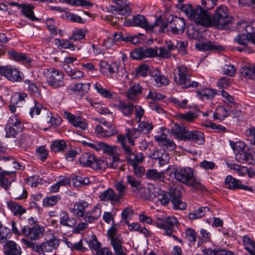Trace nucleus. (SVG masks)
<instances>
[{"mask_svg": "<svg viewBox=\"0 0 255 255\" xmlns=\"http://www.w3.org/2000/svg\"><path fill=\"white\" fill-rule=\"evenodd\" d=\"M224 187L230 189L235 190L237 189H243L244 190L253 192L254 189L252 187L242 184L241 182L231 175H228L224 181Z\"/></svg>", "mask_w": 255, "mask_h": 255, "instance_id": "dca6fc26", "label": "nucleus"}, {"mask_svg": "<svg viewBox=\"0 0 255 255\" xmlns=\"http://www.w3.org/2000/svg\"><path fill=\"white\" fill-rule=\"evenodd\" d=\"M89 204L87 202L82 201L76 203L74 207V213L79 218H82L84 219L86 215L85 209L88 208Z\"/></svg>", "mask_w": 255, "mask_h": 255, "instance_id": "c9c22d12", "label": "nucleus"}, {"mask_svg": "<svg viewBox=\"0 0 255 255\" xmlns=\"http://www.w3.org/2000/svg\"><path fill=\"white\" fill-rule=\"evenodd\" d=\"M128 156V162L131 166H135L143 162L144 156L142 152L134 153L130 147H126L125 152Z\"/></svg>", "mask_w": 255, "mask_h": 255, "instance_id": "b1692460", "label": "nucleus"}, {"mask_svg": "<svg viewBox=\"0 0 255 255\" xmlns=\"http://www.w3.org/2000/svg\"><path fill=\"white\" fill-rule=\"evenodd\" d=\"M196 47L199 50L203 51L211 50L214 51H221L224 49L223 46L217 44L215 42L209 40H205L203 42H199L196 44Z\"/></svg>", "mask_w": 255, "mask_h": 255, "instance_id": "a878e982", "label": "nucleus"}, {"mask_svg": "<svg viewBox=\"0 0 255 255\" xmlns=\"http://www.w3.org/2000/svg\"><path fill=\"white\" fill-rule=\"evenodd\" d=\"M141 91L142 87L138 83H134L126 92V96L128 100L135 101Z\"/></svg>", "mask_w": 255, "mask_h": 255, "instance_id": "f704fd0d", "label": "nucleus"}, {"mask_svg": "<svg viewBox=\"0 0 255 255\" xmlns=\"http://www.w3.org/2000/svg\"><path fill=\"white\" fill-rule=\"evenodd\" d=\"M64 118L73 126L78 128L82 130L86 129L87 128V123L84 119L68 112H65L64 114Z\"/></svg>", "mask_w": 255, "mask_h": 255, "instance_id": "aec40b11", "label": "nucleus"}, {"mask_svg": "<svg viewBox=\"0 0 255 255\" xmlns=\"http://www.w3.org/2000/svg\"><path fill=\"white\" fill-rule=\"evenodd\" d=\"M46 82L53 89H59L65 86L64 74L54 68L47 69L44 71Z\"/></svg>", "mask_w": 255, "mask_h": 255, "instance_id": "6e6552de", "label": "nucleus"}, {"mask_svg": "<svg viewBox=\"0 0 255 255\" xmlns=\"http://www.w3.org/2000/svg\"><path fill=\"white\" fill-rule=\"evenodd\" d=\"M157 55V47L142 48L134 49L130 52L131 57L136 60L153 57Z\"/></svg>", "mask_w": 255, "mask_h": 255, "instance_id": "f8f14e48", "label": "nucleus"}, {"mask_svg": "<svg viewBox=\"0 0 255 255\" xmlns=\"http://www.w3.org/2000/svg\"><path fill=\"white\" fill-rule=\"evenodd\" d=\"M147 178L151 180L162 181L164 179L163 172H158L156 169H149L146 173Z\"/></svg>", "mask_w": 255, "mask_h": 255, "instance_id": "79ce46f5", "label": "nucleus"}, {"mask_svg": "<svg viewBox=\"0 0 255 255\" xmlns=\"http://www.w3.org/2000/svg\"><path fill=\"white\" fill-rule=\"evenodd\" d=\"M59 223L61 225L68 227H73L76 225L75 219L70 218L68 213L65 211L60 214Z\"/></svg>", "mask_w": 255, "mask_h": 255, "instance_id": "4c0bfd02", "label": "nucleus"}, {"mask_svg": "<svg viewBox=\"0 0 255 255\" xmlns=\"http://www.w3.org/2000/svg\"><path fill=\"white\" fill-rule=\"evenodd\" d=\"M33 103L34 106L31 107L29 112L30 116L32 118L34 115H39L42 109V105L35 100L33 99Z\"/></svg>", "mask_w": 255, "mask_h": 255, "instance_id": "0e129e2a", "label": "nucleus"}, {"mask_svg": "<svg viewBox=\"0 0 255 255\" xmlns=\"http://www.w3.org/2000/svg\"><path fill=\"white\" fill-rule=\"evenodd\" d=\"M60 199L59 196H51L45 198L43 200V204L45 207L53 206L56 205Z\"/></svg>", "mask_w": 255, "mask_h": 255, "instance_id": "6e6d98bb", "label": "nucleus"}, {"mask_svg": "<svg viewBox=\"0 0 255 255\" xmlns=\"http://www.w3.org/2000/svg\"><path fill=\"white\" fill-rule=\"evenodd\" d=\"M61 2H66L71 5L81 6L82 7H89L93 6V4L86 0H59Z\"/></svg>", "mask_w": 255, "mask_h": 255, "instance_id": "8fccbe9b", "label": "nucleus"}, {"mask_svg": "<svg viewBox=\"0 0 255 255\" xmlns=\"http://www.w3.org/2000/svg\"><path fill=\"white\" fill-rule=\"evenodd\" d=\"M240 73L245 78L255 79V64H249L241 68Z\"/></svg>", "mask_w": 255, "mask_h": 255, "instance_id": "58836bf2", "label": "nucleus"}, {"mask_svg": "<svg viewBox=\"0 0 255 255\" xmlns=\"http://www.w3.org/2000/svg\"><path fill=\"white\" fill-rule=\"evenodd\" d=\"M230 144L236 155L239 153H241V151H244L247 149L246 144L243 142L239 141L235 143L231 142Z\"/></svg>", "mask_w": 255, "mask_h": 255, "instance_id": "13d9d810", "label": "nucleus"}, {"mask_svg": "<svg viewBox=\"0 0 255 255\" xmlns=\"http://www.w3.org/2000/svg\"><path fill=\"white\" fill-rule=\"evenodd\" d=\"M59 240L53 238L38 245L37 253L39 255H50L59 245Z\"/></svg>", "mask_w": 255, "mask_h": 255, "instance_id": "ddd939ff", "label": "nucleus"}, {"mask_svg": "<svg viewBox=\"0 0 255 255\" xmlns=\"http://www.w3.org/2000/svg\"><path fill=\"white\" fill-rule=\"evenodd\" d=\"M127 182L132 188H135V190H141L142 184H141L139 180L136 179L134 177L128 175L127 177Z\"/></svg>", "mask_w": 255, "mask_h": 255, "instance_id": "052dcab7", "label": "nucleus"}, {"mask_svg": "<svg viewBox=\"0 0 255 255\" xmlns=\"http://www.w3.org/2000/svg\"><path fill=\"white\" fill-rule=\"evenodd\" d=\"M134 105L130 103L120 102L117 105L118 109L122 113L124 116L130 117L132 115Z\"/></svg>", "mask_w": 255, "mask_h": 255, "instance_id": "72a5a7b5", "label": "nucleus"}, {"mask_svg": "<svg viewBox=\"0 0 255 255\" xmlns=\"http://www.w3.org/2000/svg\"><path fill=\"white\" fill-rule=\"evenodd\" d=\"M108 239L113 248L115 255H127L124 252L125 248L123 246V238L121 235L118 233L117 228L113 225L107 232Z\"/></svg>", "mask_w": 255, "mask_h": 255, "instance_id": "1a4fd4ad", "label": "nucleus"}, {"mask_svg": "<svg viewBox=\"0 0 255 255\" xmlns=\"http://www.w3.org/2000/svg\"><path fill=\"white\" fill-rule=\"evenodd\" d=\"M116 66V63L110 64L105 61H100L99 63L100 72L103 75L111 78H114Z\"/></svg>", "mask_w": 255, "mask_h": 255, "instance_id": "cd10ccee", "label": "nucleus"}, {"mask_svg": "<svg viewBox=\"0 0 255 255\" xmlns=\"http://www.w3.org/2000/svg\"><path fill=\"white\" fill-rule=\"evenodd\" d=\"M169 22L171 24V31L173 33L181 34L184 32L186 25L184 18L172 16Z\"/></svg>", "mask_w": 255, "mask_h": 255, "instance_id": "4be33fe9", "label": "nucleus"}, {"mask_svg": "<svg viewBox=\"0 0 255 255\" xmlns=\"http://www.w3.org/2000/svg\"><path fill=\"white\" fill-rule=\"evenodd\" d=\"M153 81V85L158 87L167 85L169 83L167 77L162 74L156 77Z\"/></svg>", "mask_w": 255, "mask_h": 255, "instance_id": "4d7b16f0", "label": "nucleus"}, {"mask_svg": "<svg viewBox=\"0 0 255 255\" xmlns=\"http://www.w3.org/2000/svg\"><path fill=\"white\" fill-rule=\"evenodd\" d=\"M175 178L185 185L192 187L195 190H202L203 185L194 176L193 170L189 167L177 168L174 169Z\"/></svg>", "mask_w": 255, "mask_h": 255, "instance_id": "7ed1b4c3", "label": "nucleus"}, {"mask_svg": "<svg viewBox=\"0 0 255 255\" xmlns=\"http://www.w3.org/2000/svg\"><path fill=\"white\" fill-rule=\"evenodd\" d=\"M156 141L159 142L160 145L163 146L164 148L170 150H173L175 148V144L173 141L168 139L165 134H161V135H156L154 137Z\"/></svg>", "mask_w": 255, "mask_h": 255, "instance_id": "473e14b6", "label": "nucleus"}, {"mask_svg": "<svg viewBox=\"0 0 255 255\" xmlns=\"http://www.w3.org/2000/svg\"><path fill=\"white\" fill-rule=\"evenodd\" d=\"M139 192V197L140 198L144 200H151L153 199V197L151 194H150V190L148 188H145L142 186V189L141 190H138Z\"/></svg>", "mask_w": 255, "mask_h": 255, "instance_id": "69168bd1", "label": "nucleus"}, {"mask_svg": "<svg viewBox=\"0 0 255 255\" xmlns=\"http://www.w3.org/2000/svg\"><path fill=\"white\" fill-rule=\"evenodd\" d=\"M101 245V243L96 238L92 240L89 243L90 248L96 250L98 255H114L108 248H100Z\"/></svg>", "mask_w": 255, "mask_h": 255, "instance_id": "7c9ffc66", "label": "nucleus"}, {"mask_svg": "<svg viewBox=\"0 0 255 255\" xmlns=\"http://www.w3.org/2000/svg\"><path fill=\"white\" fill-rule=\"evenodd\" d=\"M184 137L183 141L193 142L198 144H202L205 142L204 133L198 130H189L188 129Z\"/></svg>", "mask_w": 255, "mask_h": 255, "instance_id": "412c9836", "label": "nucleus"}, {"mask_svg": "<svg viewBox=\"0 0 255 255\" xmlns=\"http://www.w3.org/2000/svg\"><path fill=\"white\" fill-rule=\"evenodd\" d=\"M89 89L90 83H79L76 84L73 87H72L71 90L75 92H77V93L81 96L85 93H87Z\"/></svg>", "mask_w": 255, "mask_h": 255, "instance_id": "de8ad7c7", "label": "nucleus"}, {"mask_svg": "<svg viewBox=\"0 0 255 255\" xmlns=\"http://www.w3.org/2000/svg\"><path fill=\"white\" fill-rule=\"evenodd\" d=\"M115 5L112 6V10L116 13L127 16L131 13V8L127 0H112Z\"/></svg>", "mask_w": 255, "mask_h": 255, "instance_id": "a211bd4d", "label": "nucleus"}, {"mask_svg": "<svg viewBox=\"0 0 255 255\" xmlns=\"http://www.w3.org/2000/svg\"><path fill=\"white\" fill-rule=\"evenodd\" d=\"M138 128L139 131L143 133H147L153 128L151 123L146 122H138Z\"/></svg>", "mask_w": 255, "mask_h": 255, "instance_id": "e2e57ef3", "label": "nucleus"}, {"mask_svg": "<svg viewBox=\"0 0 255 255\" xmlns=\"http://www.w3.org/2000/svg\"><path fill=\"white\" fill-rule=\"evenodd\" d=\"M236 159L238 161L245 164L255 163V152L250 149H247L236 155Z\"/></svg>", "mask_w": 255, "mask_h": 255, "instance_id": "6ab92c4d", "label": "nucleus"}, {"mask_svg": "<svg viewBox=\"0 0 255 255\" xmlns=\"http://www.w3.org/2000/svg\"><path fill=\"white\" fill-rule=\"evenodd\" d=\"M153 194L152 199L156 200L162 205H166L171 201L175 209L183 210L186 208V204L181 200V194L179 189L172 188L168 192L161 188H154Z\"/></svg>", "mask_w": 255, "mask_h": 255, "instance_id": "f03ea898", "label": "nucleus"}, {"mask_svg": "<svg viewBox=\"0 0 255 255\" xmlns=\"http://www.w3.org/2000/svg\"><path fill=\"white\" fill-rule=\"evenodd\" d=\"M174 80L183 89L197 88L199 83L191 79L189 69L185 66H178L174 71Z\"/></svg>", "mask_w": 255, "mask_h": 255, "instance_id": "20e7f679", "label": "nucleus"}, {"mask_svg": "<svg viewBox=\"0 0 255 255\" xmlns=\"http://www.w3.org/2000/svg\"><path fill=\"white\" fill-rule=\"evenodd\" d=\"M7 53L9 59L15 61L27 64H30L31 62V58L26 54L17 52L13 49L9 50Z\"/></svg>", "mask_w": 255, "mask_h": 255, "instance_id": "bb28decb", "label": "nucleus"}, {"mask_svg": "<svg viewBox=\"0 0 255 255\" xmlns=\"http://www.w3.org/2000/svg\"><path fill=\"white\" fill-rule=\"evenodd\" d=\"M218 93L216 90L211 88H204L201 91L197 90L196 91L197 96L200 99H206L207 100H212L215 96Z\"/></svg>", "mask_w": 255, "mask_h": 255, "instance_id": "e433bc0d", "label": "nucleus"}, {"mask_svg": "<svg viewBox=\"0 0 255 255\" xmlns=\"http://www.w3.org/2000/svg\"><path fill=\"white\" fill-rule=\"evenodd\" d=\"M94 88L103 97L106 98L112 97L113 94L110 91L104 89L99 83L97 82L95 84Z\"/></svg>", "mask_w": 255, "mask_h": 255, "instance_id": "864d4df0", "label": "nucleus"}, {"mask_svg": "<svg viewBox=\"0 0 255 255\" xmlns=\"http://www.w3.org/2000/svg\"><path fill=\"white\" fill-rule=\"evenodd\" d=\"M79 162L85 167H90L94 170H105L108 166V162L96 158L89 152L83 153L79 158Z\"/></svg>", "mask_w": 255, "mask_h": 255, "instance_id": "0eeeda50", "label": "nucleus"}, {"mask_svg": "<svg viewBox=\"0 0 255 255\" xmlns=\"http://www.w3.org/2000/svg\"><path fill=\"white\" fill-rule=\"evenodd\" d=\"M24 83L27 85V90L30 95L35 97L40 96V92L35 83L30 80H25Z\"/></svg>", "mask_w": 255, "mask_h": 255, "instance_id": "c03bdc74", "label": "nucleus"}, {"mask_svg": "<svg viewBox=\"0 0 255 255\" xmlns=\"http://www.w3.org/2000/svg\"><path fill=\"white\" fill-rule=\"evenodd\" d=\"M114 186L118 192V193H117V196L121 201V200L124 198V196L126 192L127 187L121 182L116 183Z\"/></svg>", "mask_w": 255, "mask_h": 255, "instance_id": "5fc2aeb1", "label": "nucleus"}, {"mask_svg": "<svg viewBox=\"0 0 255 255\" xmlns=\"http://www.w3.org/2000/svg\"><path fill=\"white\" fill-rule=\"evenodd\" d=\"M50 148L54 152L63 151L66 148V143L63 140H55L51 144Z\"/></svg>", "mask_w": 255, "mask_h": 255, "instance_id": "a18cd8bd", "label": "nucleus"}, {"mask_svg": "<svg viewBox=\"0 0 255 255\" xmlns=\"http://www.w3.org/2000/svg\"><path fill=\"white\" fill-rule=\"evenodd\" d=\"M188 45V42L186 41H176V48L179 53L182 55L184 56L187 54L186 47Z\"/></svg>", "mask_w": 255, "mask_h": 255, "instance_id": "338daca9", "label": "nucleus"}, {"mask_svg": "<svg viewBox=\"0 0 255 255\" xmlns=\"http://www.w3.org/2000/svg\"><path fill=\"white\" fill-rule=\"evenodd\" d=\"M117 79L121 81H125L128 79V74L125 68L122 65H118L116 67Z\"/></svg>", "mask_w": 255, "mask_h": 255, "instance_id": "49530a36", "label": "nucleus"}, {"mask_svg": "<svg viewBox=\"0 0 255 255\" xmlns=\"http://www.w3.org/2000/svg\"><path fill=\"white\" fill-rule=\"evenodd\" d=\"M190 16L193 19H196L195 22L199 24L207 27L217 26L220 29L231 23L234 20L232 17L228 15L227 7L223 5L217 8L213 16H211L210 15L208 16L206 13L200 15V17L197 16L196 18L193 15H191Z\"/></svg>", "mask_w": 255, "mask_h": 255, "instance_id": "f257e3e1", "label": "nucleus"}, {"mask_svg": "<svg viewBox=\"0 0 255 255\" xmlns=\"http://www.w3.org/2000/svg\"><path fill=\"white\" fill-rule=\"evenodd\" d=\"M243 242L245 249L251 255H255V242L248 236H245Z\"/></svg>", "mask_w": 255, "mask_h": 255, "instance_id": "a19ab883", "label": "nucleus"}, {"mask_svg": "<svg viewBox=\"0 0 255 255\" xmlns=\"http://www.w3.org/2000/svg\"><path fill=\"white\" fill-rule=\"evenodd\" d=\"M99 199L101 201H109L113 205L119 204L121 203L117 196V193L111 188H108L102 192L99 196Z\"/></svg>", "mask_w": 255, "mask_h": 255, "instance_id": "5701e85b", "label": "nucleus"}, {"mask_svg": "<svg viewBox=\"0 0 255 255\" xmlns=\"http://www.w3.org/2000/svg\"><path fill=\"white\" fill-rule=\"evenodd\" d=\"M34 6L28 4H23L21 7V12L26 17L30 19L32 21L38 20L33 12Z\"/></svg>", "mask_w": 255, "mask_h": 255, "instance_id": "ea45409f", "label": "nucleus"}, {"mask_svg": "<svg viewBox=\"0 0 255 255\" xmlns=\"http://www.w3.org/2000/svg\"><path fill=\"white\" fill-rule=\"evenodd\" d=\"M187 129L183 125L175 124L171 128V133L177 138L184 140Z\"/></svg>", "mask_w": 255, "mask_h": 255, "instance_id": "2f4dec72", "label": "nucleus"}, {"mask_svg": "<svg viewBox=\"0 0 255 255\" xmlns=\"http://www.w3.org/2000/svg\"><path fill=\"white\" fill-rule=\"evenodd\" d=\"M185 238L190 242L194 243L196 241V233L195 231L191 228H188L185 230Z\"/></svg>", "mask_w": 255, "mask_h": 255, "instance_id": "774afa93", "label": "nucleus"}, {"mask_svg": "<svg viewBox=\"0 0 255 255\" xmlns=\"http://www.w3.org/2000/svg\"><path fill=\"white\" fill-rule=\"evenodd\" d=\"M8 208L11 211L14 215H21L26 212V210L16 202L8 201L7 202Z\"/></svg>", "mask_w": 255, "mask_h": 255, "instance_id": "37998d69", "label": "nucleus"}, {"mask_svg": "<svg viewBox=\"0 0 255 255\" xmlns=\"http://www.w3.org/2000/svg\"><path fill=\"white\" fill-rule=\"evenodd\" d=\"M178 223V220L175 217H169L158 221L156 226L159 228L164 229L167 235L171 236L172 232L175 231Z\"/></svg>", "mask_w": 255, "mask_h": 255, "instance_id": "4468645a", "label": "nucleus"}, {"mask_svg": "<svg viewBox=\"0 0 255 255\" xmlns=\"http://www.w3.org/2000/svg\"><path fill=\"white\" fill-rule=\"evenodd\" d=\"M150 156L152 159L158 160L160 166L164 165L169 161V154L164 149L155 150Z\"/></svg>", "mask_w": 255, "mask_h": 255, "instance_id": "c756f323", "label": "nucleus"}, {"mask_svg": "<svg viewBox=\"0 0 255 255\" xmlns=\"http://www.w3.org/2000/svg\"><path fill=\"white\" fill-rule=\"evenodd\" d=\"M95 131L99 136L104 137L114 136L118 132L115 126L106 122L102 123V125H97Z\"/></svg>", "mask_w": 255, "mask_h": 255, "instance_id": "f3484780", "label": "nucleus"}, {"mask_svg": "<svg viewBox=\"0 0 255 255\" xmlns=\"http://www.w3.org/2000/svg\"><path fill=\"white\" fill-rule=\"evenodd\" d=\"M177 117L179 119L188 123L193 122L197 118L196 114L192 112H189L185 114H179L177 115Z\"/></svg>", "mask_w": 255, "mask_h": 255, "instance_id": "680f3d73", "label": "nucleus"}, {"mask_svg": "<svg viewBox=\"0 0 255 255\" xmlns=\"http://www.w3.org/2000/svg\"><path fill=\"white\" fill-rule=\"evenodd\" d=\"M5 255H21V249L20 246L11 240L6 241L3 246Z\"/></svg>", "mask_w": 255, "mask_h": 255, "instance_id": "393cba45", "label": "nucleus"}, {"mask_svg": "<svg viewBox=\"0 0 255 255\" xmlns=\"http://www.w3.org/2000/svg\"><path fill=\"white\" fill-rule=\"evenodd\" d=\"M216 1L215 0H209L208 1L207 5L205 8L203 9L202 6L198 5L195 7H193L191 4H182L179 8L181 11L184 12L186 16L191 20L194 21L195 22V20L193 19L190 16L191 15H193L196 17L197 16L200 17V15L202 14H206L208 16H209V13L207 12V10H210L213 8L216 4Z\"/></svg>", "mask_w": 255, "mask_h": 255, "instance_id": "423d86ee", "label": "nucleus"}, {"mask_svg": "<svg viewBox=\"0 0 255 255\" xmlns=\"http://www.w3.org/2000/svg\"><path fill=\"white\" fill-rule=\"evenodd\" d=\"M44 232V227L39 225L25 226L21 230V233L31 240H37L41 238Z\"/></svg>", "mask_w": 255, "mask_h": 255, "instance_id": "9b49d317", "label": "nucleus"}, {"mask_svg": "<svg viewBox=\"0 0 255 255\" xmlns=\"http://www.w3.org/2000/svg\"><path fill=\"white\" fill-rule=\"evenodd\" d=\"M42 120L44 122L50 123L52 125H57L56 122L57 120L52 117V114L48 110H44L42 111Z\"/></svg>", "mask_w": 255, "mask_h": 255, "instance_id": "bf43d9fd", "label": "nucleus"}, {"mask_svg": "<svg viewBox=\"0 0 255 255\" xmlns=\"http://www.w3.org/2000/svg\"><path fill=\"white\" fill-rule=\"evenodd\" d=\"M9 174V172L3 171L0 167V186L6 190L11 185V182L5 177Z\"/></svg>", "mask_w": 255, "mask_h": 255, "instance_id": "603ef678", "label": "nucleus"}, {"mask_svg": "<svg viewBox=\"0 0 255 255\" xmlns=\"http://www.w3.org/2000/svg\"><path fill=\"white\" fill-rule=\"evenodd\" d=\"M6 125L13 127L16 128V130H22V125L20 122V120L15 115L11 116L9 118L7 123Z\"/></svg>", "mask_w": 255, "mask_h": 255, "instance_id": "09e8293b", "label": "nucleus"}, {"mask_svg": "<svg viewBox=\"0 0 255 255\" xmlns=\"http://www.w3.org/2000/svg\"><path fill=\"white\" fill-rule=\"evenodd\" d=\"M0 73L8 80L13 82H20L22 80V74L16 68L8 66L1 67Z\"/></svg>", "mask_w": 255, "mask_h": 255, "instance_id": "2eb2a0df", "label": "nucleus"}, {"mask_svg": "<svg viewBox=\"0 0 255 255\" xmlns=\"http://www.w3.org/2000/svg\"><path fill=\"white\" fill-rule=\"evenodd\" d=\"M101 215V209L98 205L91 210L86 212L84 221L88 223H92L97 221Z\"/></svg>", "mask_w": 255, "mask_h": 255, "instance_id": "c85d7f7f", "label": "nucleus"}, {"mask_svg": "<svg viewBox=\"0 0 255 255\" xmlns=\"http://www.w3.org/2000/svg\"><path fill=\"white\" fill-rule=\"evenodd\" d=\"M55 44L59 48L72 49V50H74V44L66 39L56 38L55 39Z\"/></svg>", "mask_w": 255, "mask_h": 255, "instance_id": "3c124183", "label": "nucleus"}, {"mask_svg": "<svg viewBox=\"0 0 255 255\" xmlns=\"http://www.w3.org/2000/svg\"><path fill=\"white\" fill-rule=\"evenodd\" d=\"M161 20L156 18L153 23H149L146 18L143 15L137 14L132 17L131 19L126 21L127 25L132 26H139L146 30H152L154 27L157 26Z\"/></svg>", "mask_w": 255, "mask_h": 255, "instance_id": "9d476101", "label": "nucleus"}, {"mask_svg": "<svg viewBox=\"0 0 255 255\" xmlns=\"http://www.w3.org/2000/svg\"><path fill=\"white\" fill-rule=\"evenodd\" d=\"M238 29L242 31L235 38V41L243 46L247 45L249 41L255 44V33L253 32L252 26L249 25L246 21L238 23Z\"/></svg>", "mask_w": 255, "mask_h": 255, "instance_id": "39448f33", "label": "nucleus"}]
</instances>
